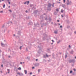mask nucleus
Instances as JSON below:
<instances>
[{
  "mask_svg": "<svg viewBox=\"0 0 76 76\" xmlns=\"http://www.w3.org/2000/svg\"><path fill=\"white\" fill-rule=\"evenodd\" d=\"M17 75H20L21 74H20V73L18 72H17Z\"/></svg>",
  "mask_w": 76,
  "mask_h": 76,
  "instance_id": "obj_12",
  "label": "nucleus"
},
{
  "mask_svg": "<svg viewBox=\"0 0 76 76\" xmlns=\"http://www.w3.org/2000/svg\"><path fill=\"white\" fill-rule=\"evenodd\" d=\"M72 72H73V71H72V70H71L70 71V73H72Z\"/></svg>",
  "mask_w": 76,
  "mask_h": 76,
  "instance_id": "obj_24",
  "label": "nucleus"
},
{
  "mask_svg": "<svg viewBox=\"0 0 76 76\" xmlns=\"http://www.w3.org/2000/svg\"><path fill=\"white\" fill-rule=\"evenodd\" d=\"M45 20H47V18H45Z\"/></svg>",
  "mask_w": 76,
  "mask_h": 76,
  "instance_id": "obj_51",
  "label": "nucleus"
},
{
  "mask_svg": "<svg viewBox=\"0 0 76 76\" xmlns=\"http://www.w3.org/2000/svg\"><path fill=\"white\" fill-rule=\"evenodd\" d=\"M3 11H0V13H3Z\"/></svg>",
  "mask_w": 76,
  "mask_h": 76,
  "instance_id": "obj_37",
  "label": "nucleus"
},
{
  "mask_svg": "<svg viewBox=\"0 0 76 76\" xmlns=\"http://www.w3.org/2000/svg\"><path fill=\"white\" fill-rule=\"evenodd\" d=\"M57 21H58V22H60V20H58Z\"/></svg>",
  "mask_w": 76,
  "mask_h": 76,
  "instance_id": "obj_45",
  "label": "nucleus"
},
{
  "mask_svg": "<svg viewBox=\"0 0 76 76\" xmlns=\"http://www.w3.org/2000/svg\"><path fill=\"white\" fill-rule=\"evenodd\" d=\"M32 69H35V67L34 66H33L32 67Z\"/></svg>",
  "mask_w": 76,
  "mask_h": 76,
  "instance_id": "obj_34",
  "label": "nucleus"
},
{
  "mask_svg": "<svg viewBox=\"0 0 76 76\" xmlns=\"http://www.w3.org/2000/svg\"><path fill=\"white\" fill-rule=\"evenodd\" d=\"M47 50H48V51H50V49H47Z\"/></svg>",
  "mask_w": 76,
  "mask_h": 76,
  "instance_id": "obj_53",
  "label": "nucleus"
},
{
  "mask_svg": "<svg viewBox=\"0 0 76 76\" xmlns=\"http://www.w3.org/2000/svg\"><path fill=\"white\" fill-rule=\"evenodd\" d=\"M26 13H28V11L27 10L26 11Z\"/></svg>",
  "mask_w": 76,
  "mask_h": 76,
  "instance_id": "obj_46",
  "label": "nucleus"
},
{
  "mask_svg": "<svg viewBox=\"0 0 76 76\" xmlns=\"http://www.w3.org/2000/svg\"><path fill=\"white\" fill-rule=\"evenodd\" d=\"M65 58H67V54L65 55Z\"/></svg>",
  "mask_w": 76,
  "mask_h": 76,
  "instance_id": "obj_21",
  "label": "nucleus"
},
{
  "mask_svg": "<svg viewBox=\"0 0 76 76\" xmlns=\"http://www.w3.org/2000/svg\"><path fill=\"white\" fill-rule=\"evenodd\" d=\"M21 33V32H20V31H18V33L17 34L19 36H17V37H18L19 38V37H20V36L21 35L20 34Z\"/></svg>",
  "mask_w": 76,
  "mask_h": 76,
  "instance_id": "obj_2",
  "label": "nucleus"
},
{
  "mask_svg": "<svg viewBox=\"0 0 76 76\" xmlns=\"http://www.w3.org/2000/svg\"><path fill=\"white\" fill-rule=\"evenodd\" d=\"M27 2H28V3H29V1H27Z\"/></svg>",
  "mask_w": 76,
  "mask_h": 76,
  "instance_id": "obj_41",
  "label": "nucleus"
},
{
  "mask_svg": "<svg viewBox=\"0 0 76 76\" xmlns=\"http://www.w3.org/2000/svg\"><path fill=\"white\" fill-rule=\"evenodd\" d=\"M36 61H38V59H37L36 60Z\"/></svg>",
  "mask_w": 76,
  "mask_h": 76,
  "instance_id": "obj_54",
  "label": "nucleus"
},
{
  "mask_svg": "<svg viewBox=\"0 0 76 76\" xmlns=\"http://www.w3.org/2000/svg\"><path fill=\"white\" fill-rule=\"evenodd\" d=\"M75 58H76V56H75Z\"/></svg>",
  "mask_w": 76,
  "mask_h": 76,
  "instance_id": "obj_64",
  "label": "nucleus"
},
{
  "mask_svg": "<svg viewBox=\"0 0 76 76\" xmlns=\"http://www.w3.org/2000/svg\"><path fill=\"white\" fill-rule=\"evenodd\" d=\"M43 40H45V37H43Z\"/></svg>",
  "mask_w": 76,
  "mask_h": 76,
  "instance_id": "obj_27",
  "label": "nucleus"
},
{
  "mask_svg": "<svg viewBox=\"0 0 76 76\" xmlns=\"http://www.w3.org/2000/svg\"><path fill=\"white\" fill-rule=\"evenodd\" d=\"M1 50H0V53H1Z\"/></svg>",
  "mask_w": 76,
  "mask_h": 76,
  "instance_id": "obj_58",
  "label": "nucleus"
},
{
  "mask_svg": "<svg viewBox=\"0 0 76 76\" xmlns=\"http://www.w3.org/2000/svg\"><path fill=\"white\" fill-rule=\"evenodd\" d=\"M69 0H67L66 4L67 5H69V4H72V2L71 1L69 2Z\"/></svg>",
  "mask_w": 76,
  "mask_h": 76,
  "instance_id": "obj_1",
  "label": "nucleus"
},
{
  "mask_svg": "<svg viewBox=\"0 0 76 76\" xmlns=\"http://www.w3.org/2000/svg\"><path fill=\"white\" fill-rule=\"evenodd\" d=\"M51 44L52 45H53V42Z\"/></svg>",
  "mask_w": 76,
  "mask_h": 76,
  "instance_id": "obj_59",
  "label": "nucleus"
},
{
  "mask_svg": "<svg viewBox=\"0 0 76 76\" xmlns=\"http://www.w3.org/2000/svg\"><path fill=\"white\" fill-rule=\"evenodd\" d=\"M72 75H75V73H73L72 74Z\"/></svg>",
  "mask_w": 76,
  "mask_h": 76,
  "instance_id": "obj_44",
  "label": "nucleus"
},
{
  "mask_svg": "<svg viewBox=\"0 0 76 76\" xmlns=\"http://www.w3.org/2000/svg\"><path fill=\"white\" fill-rule=\"evenodd\" d=\"M60 28H63V26H60Z\"/></svg>",
  "mask_w": 76,
  "mask_h": 76,
  "instance_id": "obj_31",
  "label": "nucleus"
},
{
  "mask_svg": "<svg viewBox=\"0 0 76 76\" xmlns=\"http://www.w3.org/2000/svg\"><path fill=\"white\" fill-rule=\"evenodd\" d=\"M8 57H9V58H10V56H8Z\"/></svg>",
  "mask_w": 76,
  "mask_h": 76,
  "instance_id": "obj_57",
  "label": "nucleus"
},
{
  "mask_svg": "<svg viewBox=\"0 0 76 76\" xmlns=\"http://www.w3.org/2000/svg\"><path fill=\"white\" fill-rule=\"evenodd\" d=\"M58 25H60V24L59 23V24H58Z\"/></svg>",
  "mask_w": 76,
  "mask_h": 76,
  "instance_id": "obj_61",
  "label": "nucleus"
},
{
  "mask_svg": "<svg viewBox=\"0 0 76 76\" xmlns=\"http://www.w3.org/2000/svg\"><path fill=\"white\" fill-rule=\"evenodd\" d=\"M8 73H10V72L9 71L8 72Z\"/></svg>",
  "mask_w": 76,
  "mask_h": 76,
  "instance_id": "obj_60",
  "label": "nucleus"
},
{
  "mask_svg": "<svg viewBox=\"0 0 76 76\" xmlns=\"http://www.w3.org/2000/svg\"><path fill=\"white\" fill-rule=\"evenodd\" d=\"M9 11L10 12H12V11L10 10H9Z\"/></svg>",
  "mask_w": 76,
  "mask_h": 76,
  "instance_id": "obj_35",
  "label": "nucleus"
},
{
  "mask_svg": "<svg viewBox=\"0 0 76 76\" xmlns=\"http://www.w3.org/2000/svg\"><path fill=\"white\" fill-rule=\"evenodd\" d=\"M23 47V46H21L20 47V50H21L22 49V48Z\"/></svg>",
  "mask_w": 76,
  "mask_h": 76,
  "instance_id": "obj_15",
  "label": "nucleus"
},
{
  "mask_svg": "<svg viewBox=\"0 0 76 76\" xmlns=\"http://www.w3.org/2000/svg\"><path fill=\"white\" fill-rule=\"evenodd\" d=\"M40 18L41 19H43V16H42V15H41V16H40Z\"/></svg>",
  "mask_w": 76,
  "mask_h": 76,
  "instance_id": "obj_13",
  "label": "nucleus"
},
{
  "mask_svg": "<svg viewBox=\"0 0 76 76\" xmlns=\"http://www.w3.org/2000/svg\"><path fill=\"white\" fill-rule=\"evenodd\" d=\"M1 67H3V64L1 65Z\"/></svg>",
  "mask_w": 76,
  "mask_h": 76,
  "instance_id": "obj_33",
  "label": "nucleus"
},
{
  "mask_svg": "<svg viewBox=\"0 0 76 76\" xmlns=\"http://www.w3.org/2000/svg\"><path fill=\"white\" fill-rule=\"evenodd\" d=\"M4 25H3L2 26V28H4Z\"/></svg>",
  "mask_w": 76,
  "mask_h": 76,
  "instance_id": "obj_36",
  "label": "nucleus"
},
{
  "mask_svg": "<svg viewBox=\"0 0 76 76\" xmlns=\"http://www.w3.org/2000/svg\"><path fill=\"white\" fill-rule=\"evenodd\" d=\"M57 42V44H58L59 43V42H60V40H59V41Z\"/></svg>",
  "mask_w": 76,
  "mask_h": 76,
  "instance_id": "obj_22",
  "label": "nucleus"
},
{
  "mask_svg": "<svg viewBox=\"0 0 76 76\" xmlns=\"http://www.w3.org/2000/svg\"><path fill=\"white\" fill-rule=\"evenodd\" d=\"M27 58L28 59V60H29V59H30V57H27Z\"/></svg>",
  "mask_w": 76,
  "mask_h": 76,
  "instance_id": "obj_16",
  "label": "nucleus"
},
{
  "mask_svg": "<svg viewBox=\"0 0 76 76\" xmlns=\"http://www.w3.org/2000/svg\"><path fill=\"white\" fill-rule=\"evenodd\" d=\"M62 7L64 8H65V7H66V5L63 4L62 5Z\"/></svg>",
  "mask_w": 76,
  "mask_h": 76,
  "instance_id": "obj_7",
  "label": "nucleus"
},
{
  "mask_svg": "<svg viewBox=\"0 0 76 76\" xmlns=\"http://www.w3.org/2000/svg\"><path fill=\"white\" fill-rule=\"evenodd\" d=\"M40 71H41V69H39L38 70V72L39 73V72H40Z\"/></svg>",
  "mask_w": 76,
  "mask_h": 76,
  "instance_id": "obj_26",
  "label": "nucleus"
},
{
  "mask_svg": "<svg viewBox=\"0 0 76 76\" xmlns=\"http://www.w3.org/2000/svg\"><path fill=\"white\" fill-rule=\"evenodd\" d=\"M24 72H25V74L26 75V74H27V71H26V70H25Z\"/></svg>",
  "mask_w": 76,
  "mask_h": 76,
  "instance_id": "obj_10",
  "label": "nucleus"
},
{
  "mask_svg": "<svg viewBox=\"0 0 76 76\" xmlns=\"http://www.w3.org/2000/svg\"><path fill=\"white\" fill-rule=\"evenodd\" d=\"M26 50L27 51H28V48H26Z\"/></svg>",
  "mask_w": 76,
  "mask_h": 76,
  "instance_id": "obj_50",
  "label": "nucleus"
},
{
  "mask_svg": "<svg viewBox=\"0 0 76 76\" xmlns=\"http://www.w3.org/2000/svg\"><path fill=\"white\" fill-rule=\"evenodd\" d=\"M57 31H55L54 32V33L55 34H57Z\"/></svg>",
  "mask_w": 76,
  "mask_h": 76,
  "instance_id": "obj_14",
  "label": "nucleus"
},
{
  "mask_svg": "<svg viewBox=\"0 0 76 76\" xmlns=\"http://www.w3.org/2000/svg\"><path fill=\"white\" fill-rule=\"evenodd\" d=\"M74 52H73V50H72L70 51L69 52V53L70 54H73V53Z\"/></svg>",
  "mask_w": 76,
  "mask_h": 76,
  "instance_id": "obj_5",
  "label": "nucleus"
},
{
  "mask_svg": "<svg viewBox=\"0 0 76 76\" xmlns=\"http://www.w3.org/2000/svg\"><path fill=\"white\" fill-rule=\"evenodd\" d=\"M56 10L57 12H58V11H59L58 10V8H57L56 9Z\"/></svg>",
  "mask_w": 76,
  "mask_h": 76,
  "instance_id": "obj_28",
  "label": "nucleus"
},
{
  "mask_svg": "<svg viewBox=\"0 0 76 76\" xmlns=\"http://www.w3.org/2000/svg\"><path fill=\"white\" fill-rule=\"evenodd\" d=\"M53 7H54V4H53L52 5Z\"/></svg>",
  "mask_w": 76,
  "mask_h": 76,
  "instance_id": "obj_47",
  "label": "nucleus"
},
{
  "mask_svg": "<svg viewBox=\"0 0 76 76\" xmlns=\"http://www.w3.org/2000/svg\"><path fill=\"white\" fill-rule=\"evenodd\" d=\"M20 64H22V62H20Z\"/></svg>",
  "mask_w": 76,
  "mask_h": 76,
  "instance_id": "obj_52",
  "label": "nucleus"
},
{
  "mask_svg": "<svg viewBox=\"0 0 76 76\" xmlns=\"http://www.w3.org/2000/svg\"><path fill=\"white\" fill-rule=\"evenodd\" d=\"M76 61L75 59H72V62L73 63H75Z\"/></svg>",
  "mask_w": 76,
  "mask_h": 76,
  "instance_id": "obj_6",
  "label": "nucleus"
},
{
  "mask_svg": "<svg viewBox=\"0 0 76 76\" xmlns=\"http://www.w3.org/2000/svg\"><path fill=\"white\" fill-rule=\"evenodd\" d=\"M32 6H34V5H30V7H32Z\"/></svg>",
  "mask_w": 76,
  "mask_h": 76,
  "instance_id": "obj_25",
  "label": "nucleus"
},
{
  "mask_svg": "<svg viewBox=\"0 0 76 76\" xmlns=\"http://www.w3.org/2000/svg\"><path fill=\"white\" fill-rule=\"evenodd\" d=\"M64 1V3H65V1H66V0H63Z\"/></svg>",
  "mask_w": 76,
  "mask_h": 76,
  "instance_id": "obj_32",
  "label": "nucleus"
},
{
  "mask_svg": "<svg viewBox=\"0 0 76 76\" xmlns=\"http://www.w3.org/2000/svg\"><path fill=\"white\" fill-rule=\"evenodd\" d=\"M61 16L62 18H64V16H65V14L64 13L63 15H61Z\"/></svg>",
  "mask_w": 76,
  "mask_h": 76,
  "instance_id": "obj_4",
  "label": "nucleus"
},
{
  "mask_svg": "<svg viewBox=\"0 0 76 76\" xmlns=\"http://www.w3.org/2000/svg\"><path fill=\"white\" fill-rule=\"evenodd\" d=\"M24 4H26V2H24Z\"/></svg>",
  "mask_w": 76,
  "mask_h": 76,
  "instance_id": "obj_30",
  "label": "nucleus"
},
{
  "mask_svg": "<svg viewBox=\"0 0 76 76\" xmlns=\"http://www.w3.org/2000/svg\"><path fill=\"white\" fill-rule=\"evenodd\" d=\"M73 70H74V72H75L76 71V69H73Z\"/></svg>",
  "mask_w": 76,
  "mask_h": 76,
  "instance_id": "obj_29",
  "label": "nucleus"
},
{
  "mask_svg": "<svg viewBox=\"0 0 76 76\" xmlns=\"http://www.w3.org/2000/svg\"><path fill=\"white\" fill-rule=\"evenodd\" d=\"M10 6H9V7H8L9 9H10Z\"/></svg>",
  "mask_w": 76,
  "mask_h": 76,
  "instance_id": "obj_43",
  "label": "nucleus"
},
{
  "mask_svg": "<svg viewBox=\"0 0 76 76\" xmlns=\"http://www.w3.org/2000/svg\"><path fill=\"white\" fill-rule=\"evenodd\" d=\"M69 63H72V59H70L69 61Z\"/></svg>",
  "mask_w": 76,
  "mask_h": 76,
  "instance_id": "obj_9",
  "label": "nucleus"
},
{
  "mask_svg": "<svg viewBox=\"0 0 76 76\" xmlns=\"http://www.w3.org/2000/svg\"><path fill=\"white\" fill-rule=\"evenodd\" d=\"M41 22H43V20H42L41 21Z\"/></svg>",
  "mask_w": 76,
  "mask_h": 76,
  "instance_id": "obj_56",
  "label": "nucleus"
},
{
  "mask_svg": "<svg viewBox=\"0 0 76 76\" xmlns=\"http://www.w3.org/2000/svg\"><path fill=\"white\" fill-rule=\"evenodd\" d=\"M69 48H71V46H70V45H69Z\"/></svg>",
  "mask_w": 76,
  "mask_h": 76,
  "instance_id": "obj_40",
  "label": "nucleus"
},
{
  "mask_svg": "<svg viewBox=\"0 0 76 76\" xmlns=\"http://www.w3.org/2000/svg\"><path fill=\"white\" fill-rule=\"evenodd\" d=\"M64 11V10H61V12L62 13H63Z\"/></svg>",
  "mask_w": 76,
  "mask_h": 76,
  "instance_id": "obj_17",
  "label": "nucleus"
},
{
  "mask_svg": "<svg viewBox=\"0 0 76 76\" xmlns=\"http://www.w3.org/2000/svg\"><path fill=\"white\" fill-rule=\"evenodd\" d=\"M0 2H1V0H0Z\"/></svg>",
  "mask_w": 76,
  "mask_h": 76,
  "instance_id": "obj_63",
  "label": "nucleus"
},
{
  "mask_svg": "<svg viewBox=\"0 0 76 76\" xmlns=\"http://www.w3.org/2000/svg\"><path fill=\"white\" fill-rule=\"evenodd\" d=\"M74 33H75V34H76V31H75V32H74Z\"/></svg>",
  "mask_w": 76,
  "mask_h": 76,
  "instance_id": "obj_48",
  "label": "nucleus"
},
{
  "mask_svg": "<svg viewBox=\"0 0 76 76\" xmlns=\"http://www.w3.org/2000/svg\"><path fill=\"white\" fill-rule=\"evenodd\" d=\"M17 69V68H16V67H15V69Z\"/></svg>",
  "mask_w": 76,
  "mask_h": 76,
  "instance_id": "obj_49",
  "label": "nucleus"
},
{
  "mask_svg": "<svg viewBox=\"0 0 76 76\" xmlns=\"http://www.w3.org/2000/svg\"><path fill=\"white\" fill-rule=\"evenodd\" d=\"M7 1L8 2L9 4H10V2L9 1V0H7Z\"/></svg>",
  "mask_w": 76,
  "mask_h": 76,
  "instance_id": "obj_11",
  "label": "nucleus"
},
{
  "mask_svg": "<svg viewBox=\"0 0 76 76\" xmlns=\"http://www.w3.org/2000/svg\"><path fill=\"white\" fill-rule=\"evenodd\" d=\"M1 73H3L2 72V71H1Z\"/></svg>",
  "mask_w": 76,
  "mask_h": 76,
  "instance_id": "obj_62",
  "label": "nucleus"
},
{
  "mask_svg": "<svg viewBox=\"0 0 76 76\" xmlns=\"http://www.w3.org/2000/svg\"><path fill=\"white\" fill-rule=\"evenodd\" d=\"M5 4H4V5L3 6V8H5Z\"/></svg>",
  "mask_w": 76,
  "mask_h": 76,
  "instance_id": "obj_18",
  "label": "nucleus"
},
{
  "mask_svg": "<svg viewBox=\"0 0 76 76\" xmlns=\"http://www.w3.org/2000/svg\"><path fill=\"white\" fill-rule=\"evenodd\" d=\"M32 73L31 72L30 73V75H32Z\"/></svg>",
  "mask_w": 76,
  "mask_h": 76,
  "instance_id": "obj_39",
  "label": "nucleus"
},
{
  "mask_svg": "<svg viewBox=\"0 0 76 76\" xmlns=\"http://www.w3.org/2000/svg\"><path fill=\"white\" fill-rule=\"evenodd\" d=\"M46 56L47 57H48V55L47 54H46Z\"/></svg>",
  "mask_w": 76,
  "mask_h": 76,
  "instance_id": "obj_20",
  "label": "nucleus"
},
{
  "mask_svg": "<svg viewBox=\"0 0 76 76\" xmlns=\"http://www.w3.org/2000/svg\"><path fill=\"white\" fill-rule=\"evenodd\" d=\"M18 70H21V68L20 67H19L18 69Z\"/></svg>",
  "mask_w": 76,
  "mask_h": 76,
  "instance_id": "obj_19",
  "label": "nucleus"
},
{
  "mask_svg": "<svg viewBox=\"0 0 76 76\" xmlns=\"http://www.w3.org/2000/svg\"><path fill=\"white\" fill-rule=\"evenodd\" d=\"M51 4L50 3H49V4L48 5V7H51Z\"/></svg>",
  "mask_w": 76,
  "mask_h": 76,
  "instance_id": "obj_8",
  "label": "nucleus"
},
{
  "mask_svg": "<svg viewBox=\"0 0 76 76\" xmlns=\"http://www.w3.org/2000/svg\"><path fill=\"white\" fill-rule=\"evenodd\" d=\"M39 63H36L35 64V66L36 67H38V66H39Z\"/></svg>",
  "mask_w": 76,
  "mask_h": 76,
  "instance_id": "obj_3",
  "label": "nucleus"
},
{
  "mask_svg": "<svg viewBox=\"0 0 76 76\" xmlns=\"http://www.w3.org/2000/svg\"><path fill=\"white\" fill-rule=\"evenodd\" d=\"M7 71H10V69H7Z\"/></svg>",
  "mask_w": 76,
  "mask_h": 76,
  "instance_id": "obj_42",
  "label": "nucleus"
},
{
  "mask_svg": "<svg viewBox=\"0 0 76 76\" xmlns=\"http://www.w3.org/2000/svg\"><path fill=\"white\" fill-rule=\"evenodd\" d=\"M1 45L2 46H4V44L1 43Z\"/></svg>",
  "mask_w": 76,
  "mask_h": 76,
  "instance_id": "obj_23",
  "label": "nucleus"
},
{
  "mask_svg": "<svg viewBox=\"0 0 76 76\" xmlns=\"http://www.w3.org/2000/svg\"><path fill=\"white\" fill-rule=\"evenodd\" d=\"M52 41L53 42H54V40H52Z\"/></svg>",
  "mask_w": 76,
  "mask_h": 76,
  "instance_id": "obj_38",
  "label": "nucleus"
},
{
  "mask_svg": "<svg viewBox=\"0 0 76 76\" xmlns=\"http://www.w3.org/2000/svg\"><path fill=\"white\" fill-rule=\"evenodd\" d=\"M72 66H74V65L73 64L72 65Z\"/></svg>",
  "mask_w": 76,
  "mask_h": 76,
  "instance_id": "obj_55",
  "label": "nucleus"
}]
</instances>
